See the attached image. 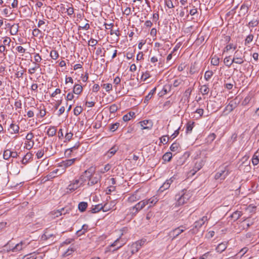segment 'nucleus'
I'll return each instance as SVG.
<instances>
[{
	"instance_id": "1",
	"label": "nucleus",
	"mask_w": 259,
	"mask_h": 259,
	"mask_svg": "<svg viewBox=\"0 0 259 259\" xmlns=\"http://www.w3.org/2000/svg\"><path fill=\"white\" fill-rule=\"evenodd\" d=\"M192 196L190 190L183 189L176 195L175 199L178 205H182L187 203Z\"/></svg>"
},
{
	"instance_id": "2",
	"label": "nucleus",
	"mask_w": 259,
	"mask_h": 259,
	"mask_svg": "<svg viewBox=\"0 0 259 259\" xmlns=\"http://www.w3.org/2000/svg\"><path fill=\"white\" fill-rule=\"evenodd\" d=\"M96 169L93 166H91L88 169L85 170L82 172L80 176V179H81V183H84L87 182H89L90 180L91 179V177L93 174L94 173Z\"/></svg>"
},
{
	"instance_id": "3",
	"label": "nucleus",
	"mask_w": 259,
	"mask_h": 259,
	"mask_svg": "<svg viewBox=\"0 0 259 259\" xmlns=\"http://www.w3.org/2000/svg\"><path fill=\"white\" fill-rule=\"evenodd\" d=\"M83 185L84 184L83 183H81V179L79 177L78 179H74L70 181L66 189L67 190V192H72Z\"/></svg>"
},
{
	"instance_id": "4",
	"label": "nucleus",
	"mask_w": 259,
	"mask_h": 259,
	"mask_svg": "<svg viewBox=\"0 0 259 259\" xmlns=\"http://www.w3.org/2000/svg\"><path fill=\"white\" fill-rule=\"evenodd\" d=\"M208 221L206 216H203L201 219L196 221L194 224V228L189 231V233L191 234H195L197 232L198 229L200 228Z\"/></svg>"
},
{
	"instance_id": "5",
	"label": "nucleus",
	"mask_w": 259,
	"mask_h": 259,
	"mask_svg": "<svg viewBox=\"0 0 259 259\" xmlns=\"http://www.w3.org/2000/svg\"><path fill=\"white\" fill-rule=\"evenodd\" d=\"M245 61L244 53L243 54L241 51H236L234 54L233 62H234V63L241 65Z\"/></svg>"
},
{
	"instance_id": "6",
	"label": "nucleus",
	"mask_w": 259,
	"mask_h": 259,
	"mask_svg": "<svg viewBox=\"0 0 259 259\" xmlns=\"http://www.w3.org/2000/svg\"><path fill=\"white\" fill-rule=\"evenodd\" d=\"M205 162V161L202 159H196L193 169L189 171V175L191 176L194 175L197 171L202 167L204 165Z\"/></svg>"
},
{
	"instance_id": "7",
	"label": "nucleus",
	"mask_w": 259,
	"mask_h": 259,
	"mask_svg": "<svg viewBox=\"0 0 259 259\" xmlns=\"http://www.w3.org/2000/svg\"><path fill=\"white\" fill-rule=\"evenodd\" d=\"M102 176L101 175L95 171L94 173L93 174L92 176L91 177V179L90 180V181L88 182L87 185L88 186H93L95 184H97L99 182H100Z\"/></svg>"
},
{
	"instance_id": "8",
	"label": "nucleus",
	"mask_w": 259,
	"mask_h": 259,
	"mask_svg": "<svg viewBox=\"0 0 259 259\" xmlns=\"http://www.w3.org/2000/svg\"><path fill=\"white\" fill-rule=\"evenodd\" d=\"M34 137V135L32 132H29L26 136V141L25 143V147L28 150L31 149L34 144V142L32 140Z\"/></svg>"
},
{
	"instance_id": "9",
	"label": "nucleus",
	"mask_w": 259,
	"mask_h": 259,
	"mask_svg": "<svg viewBox=\"0 0 259 259\" xmlns=\"http://www.w3.org/2000/svg\"><path fill=\"white\" fill-rule=\"evenodd\" d=\"M123 243H120V239L118 238L113 243H112L110 245H109L107 246L105 249V253H107L109 251H111V247H116L112 251L114 252V251H116L118 250L119 248L121 247L123 245Z\"/></svg>"
},
{
	"instance_id": "10",
	"label": "nucleus",
	"mask_w": 259,
	"mask_h": 259,
	"mask_svg": "<svg viewBox=\"0 0 259 259\" xmlns=\"http://www.w3.org/2000/svg\"><path fill=\"white\" fill-rule=\"evenodd\" d=\"M186 230V228L185 226H181L172 231L169 233V235L172 238V239L177 238L180 234L185 231Z\"/></svg>"
},
{
	"instance_id": "11",
	"label": "nucleus",
	"mask_w": 259,
	"mask_h": 259,
	"mask_svg": "<svg viewBox=\"0 0 259 259\" xmlns=\"http://www.w3.org/2000/svg\"><path fill=\"white\" fill-rule=\"evenodd\" d=\"M138 124L142 130H150L153 126V122L151 120H144L140 121Z\"/></svg>"
},
{
	"instance_id": "12",
	"label": "nucleus",
	"mask_w": 259,
	"mask_h": 259,
	"mask_svg": "<svg viewBox=\"0 0 259 259\" xmlns=\"http://www.w3.org/2000/svg\"><path fill=\"white\" fill-rule=\"evenodd\" d=\"M177 176H173L169 179L167 180L163 185L160 187L159 190L161 191H163L164 190L168 189L170 185L174 182L175 180H177Z\"/></svg>"
},
{
	"instance_id": "13",
	"label": "nucleus",
	"mask_w": 259,
	"mask_h": 259,
	"mask_svg": "<svg viewBox=\"0 0 259 259\" xmlns=\"http://www.w3.org/2000/svg\"><path fill=\"white\" fill-rule=\"evenodd\" d=\"M229 171L227 168V166L225 167L224 170H221L217 172L214 176L215 179L218 180L221 179V180H224L229 175Z\"/></svg>"
},
{
	"instance_id": "14",
	"label": "nucleus",
	"mask_w": 259,
	"mask_h": 259,
	"mask_svg": "<svg viewBox=\"0 0 259 259\" xmlns=\"http://www.w3.org/2000/svg\"><path fill=\"white\" fill-rule=\"evenodd\" d=\"M251 5L252 2L251 0H245L241 6L240 11H242L244 15L248 13V10L251 7Z\"/></svg>"
},
{
	"instance_id": "15",
	"label": "nucleus",
	"mask_w": 259,
	"mask_h": 259,
	"mask_svg": "<svg viewBox=\"0 0 259 259\" xmlns=\"http://www.w3.org/2000/svg\"><path fill=\"white\" fill-rule=\"evenodd\" d=\"M29 244V243H26L25 241H21L20 243L16 244L11 250L14 252L19 251L26 248Z\"/></svg>"
},
{
	"instance_id": "16",
	"label": "nucleus",
	"mask_w": 259,
	"mask_h": 259,
	"mask_svg": "<svg viewBox=\"0 0 259 259\" xmlns=\"http://www.w3.org/2000/svg\"><path fill=\"white\" fill-rule=\"evenodd\" d=\"M24 259H42L43 255L42 253L40 252H33L29 254L26 255L24 257Z\"/></svg>"
},
{
	"instance_id": "17",
	"label": "nucleus",
	"mask_w": 259,
	"mask_h": 259,
	"mask_svg": "<svg viewBox=\"0 0 259 259\" xmlns=\"http://www.w3.org/2000/svg\"><path fill=\"white\" fill-rule=\"evenodd\" d=\"M76 160H77L76 158L63 160L61 163V166L67 168L72 165Z\"/></svg>"
},
{
	"instance_id": "18",
	"label": "nucleus",
	"mask_w": 259,
	"mask_h": 259,
	"mask_svg": "<svg viewBox=\"0 0 259 259\" xmlns=\"http://www.w3.org/2000/svg\"><path fill=\"white\" fill-rule=\"evenodd\" d=\"M118 150V146L114 145L106 153L105 156L108 158H111L116 153Z\"/></svg>"
},
{
	"instance_id": "19",
	"label": "nucleus",
	"mask_w": 259,
	"mask_h": 259,
	"mask_svg": "<svg viewBox=\"0 0 259 259\" xmlns=\"http://www.w3.org/2000/svg\"><path fill=\"white\" fill-rule=\"evenodd\" d=\"M228 244V242H223L219 244L215 248V250L220 253H222L227 248Z\"/></svg>"
},
{
	"instance_id": "20",
	"label": "nucleus",
	"mask_w": 259,
	"mask_h": 259,
	"mask_svg": "<svg viewBox=\"0 0 259 259\" xmlns=\"http://www.w3.org/2000/svg\"><path fill=\"white\" fill-rule=\"evenodd\" d=\"M147 201V205H149L148 207H151L154 206L158 201V197L153 196L149 199H145Z\"/></svg>"
},
{
	"instance_id": "21",
	"label": "nucleus",
	"mask_w": 259,
	"mask_h": 259,
	"mask_svg": "<svg viewBox=\"0 0 259 259\" xmlns=\"http://www.w3.org/2000/svg\"><path fill=\"white\" fill-rule=\"evenodd\" d=\"M141 209L138 203H137L135 206L130 207L129 211L132 215H135Z\"/></svg>"
},
{
	"instance_id": "22",
	"label": "nucleus",
	"mask_w": 259,
	"mask_h": 259,
	"mask_svg": "<svg viewBox=\"0 0 259 259\" xmlns=\"http://www.w3.org/2000/svg\"><path fill=\"white\" fill-rule=\"evenodd\" d=\"M19 126L16 123H12L10 125V133L11 134H18L19 132Z\"/></svg>"
},
{
	"instance_id": "23",
	"label": "nucleus",
	"mask_w": 259,
	"mask_h": 259,
	"mask_svg": "<svg viewBox=\"0 0 259 259\" xmlns=\"http://www.w3.org/2000/svg\"><path fill=\"white\" fill-rule=\"evenodd\" d=\"M140 199V196H139L137 194V191L135 192L133 194L131 195L128 198H127V201L129 203H133L135 202L138 200H139Z\"/></svg>"
},
{
	"instance_id": "24",
	"label": "nucleus",
	"mask_w": 259,
	"mask_h": 259,
	"mask_svg": "<svg viewBox=\"0 0 259 259\" xmlns=\"http://www.w3.org/2000/svg\"><path fill=\"white\" fill-rule=\"evenodd\" d=\"M33 154L30 152H28L22 159V163L23 164H26L32 159Z\"/></svg>"
},
{
	"instance_id": "25",
	"label": "nucleus",
	"mask_w": 259,
	"mask_h": 259,
	"mask_svg": "<svg viewBox=\"0 0 259 259\" xmlns=\"http://www.w3.org/2000/svg\"><path fill=\"white\" fill-rule=\"evenodd\" d=\"M237 107V103L235 101L232 100L229 104L226 107V110L230 112L232 111Z\"/></svg>"
},
{
	"instance_id": "26",
	"label": "nucleus",
	"mask_w": 259,
	"mask_h": 259,
	"mask_svg": "<svg viewBox=\"0 0 259 259\" xmlns=\"http://www.w3.org/2000/svg\"><path fill=\"white\" fill-rule=\"evenodd\" d=\"M141 248V245L136 243V242L133 243L131 246V251L132 254L137 252Z\"/></svg>"
},
{
	"instance_id": "27",
	"label": "nucleus",
	"mask_w": 259,
	"mask_h": 259,
	"mask_svg": "<svg viewBox=\"0 0 259 259\" xmlns=\"http://www.w3.org/2000/svg\"><path fill=\"white\" fill-rule=\"evenodd\" d=\"M102 204H99L96 205H93L90 210L91 213H95L98 212L100 210H102Z\"/></svg>"
},
{
	"instance_id": "28",
	"label": "nucleus",
	"mask_w": 259,
	"mask_h": 259,
	"mask_svg": "<svg viewBox=\"0 0 259 259\" xmlns=\"http://www.w3.org/2000/svg\"><path fill=\"white\" fill-rule=\"evenodd\" d=\"M82 92V87L78 84H75L73 87V92L76 95H79Z\"/></svg>"
},
{
	"instance_id": "29",
	"label": "nucleus",
	"mask_w": 259,
	"mask_h": 259,
	"mask_svg": "<svg viewBox=\"0 0 259 259\" xmlns=\"http://www.w3.org/2000/svg\"><path fill=\"white\" fill-rule=\"evenodd\" d=\"M195 122L189 121L186 124V133H190L194 126Z\"/></svg>"
},
{
	"instance_id": "30",
	"label": "nucleus",
	"mask_w": 259,
	"mask_h": 259,
	"mask_svg": "<svg viewBox=\"0 0 259 259\" xmlns=\"http://www.w3.org/2000/svg\"><path fill=\"white\" fill-rule=\"evenodd\" d=\"M57 129L55 126H50L47 131V135L49 137H53L56 134Z\"/></svg>"
},
{
	"instance_id": "31",
	"label": "nucleus",
	"mask_w": 259,
	"mask_h": 259,
	"mask_svg": "<svg viewBox=\"0 0 259 259\" xmlns=\"http://www.w3.org/2000/svg\"><path fill=\"white\" fill-rule=\"evenodd\" d=\"M200 91L202 95H207L209 91L208 85L205 84L202 85L200 89Z\"/></svg>"
},
{
	"instance_id": "32",
	"label": "nucleus",
	"mask_w": 259,
	"mask_h": 259,
	"mask_svg": "<svg viewBox=\"0 0 259 259\" xmlns=\"http://www.w3.org/2000/svg\"><path fill=\"white\" fill-rule=\"evenodd\" d=\"M54 236V234L51 233L50 230H47L42 236L44 240H48Z\"/></svg>"
},
{
	"instance_id": "33",
	"label": "nucleus",
	"mask_w": 259,
	"mask_h": 259,
	"mask_svg": "<svg viewBox=\"0 0 259 259\" xmlns=\"http://www.w3.org/2000/svg\"><path fill=\"white\" fill-rule=\"evenodd\" d=\"M88 207V203L86 202H81L78 204V208L80 211L83 212Z\"/></svg>"
},
{
	"instance_id": "34",
	"label": "nucleus",
	"mask_w": 259,
	"mask_h": 259,
	"mask_svg": "<svg viewBox=\"0 0 259 259\" xmlns=\"http://www.w3.org/2000/svg\"><path fill=\"white\" fill-rule=\"evenodd\" d=\"M92 95H89L87 97V101H86V103H85V105L89 107H92L93 106H94L95 105V102L94 101H92V100H89V98H90V96H91ZM93 98L92 97H91V100H92Z\"/></svg>"
},
{
	"instance_id": "35",
	"label": "nucleus",
	"mask_w": 259,
	"mask_h": 259,
	"mask_svg": "<svg viewBox=\"0 0 259 259\" xmlns=\"http://www.w3.org/2000/svg\"><path fill=\"white\" fill-rule=\"evenodd\" d=\"M135 115V113L134 112H130L127 114L124 115L122 119L124 121H129L131 118H132L133 116H134Z\"/></svg>"
},
{
	"instance_id": "36",
	"label": "nucleus",
	"mask_w": 259,
	"mask_h": 259,
	"mask_svg": "<svg viewBox=\"0 0 259 259\" xmlns=\"http://www.w3.org/2000/svg\"><path fill=\"white\" fill-rule=\"evenodd\" d=\"M114 202H111V204L109 205L108 203H106L104 205H102V210L104 212H106L110 209H112L111 205H112V207L114 206Z\"/></svg>"
},
{
	"instance_id": "37",
	"label": "nucleus",
	"mask_w": 259,
	"mask_h": 259,
	"mask_svg": "<svg viewBox=\"0 0 259 259\" xmlns=\"http://www.w3.org/2000/svg\"><path fill=\"white\" fill-rule=\"evenodd\" d=\"M12 156V151L9 149L5 150L3 153V158L5 160H8Z\"/></svg>"
},
{
	"instance_id": "38",
	"label": "nucleus",
	"mask_w": 259,
	"mask_h": 259,
	"mask_svg": "<svg viewBox=\"0 0 259 259\" xmlns=\"http://www.w3.org/2000/svg\"><path fill=\"white\" fill-rule=\"evenodd\" d=\"M34 61L33 62V63L34 64H39V63L42 60V58L38 53L34 54Z\"/></svg>"
},
{
	"instance_id": "39",
	"label": "nucleus",
	"mask_w": 259,
	"mask_h": 259,
	"mask_svg": "<svg viewBox=\"0 0 259 259\" xmlns=\"http://www.w3.org/2000/svg\"><path fill=\"white\" fill-rule=\"evenodd\" d=\"M213 72L211 70H208L205 72L204 78L206 81H208L212 76Z\"/></svg>"
},
{
	"instance_id": "40",
	"label": "nucleus",
	"mask_w": 259,
	"mask_h": 259,
	"mask_svg": "<svg viewBox=\"0 0 259 259\" xmlns=\"http://www.w3.org/2000/svg\"><path fill=\"white\" fill-rule=\"evenodd\" d=\"M120 124L119 122H116L110 125L109 129L110 132H115L119 127Z\"/></svg>"
},
{
	"instance_id": "41",
	"label": "nucleus",
	"mask_w": 259,
	"mask_h": 259,
	"mask_svg": "<svg viewBox=\"0 0 259 259\" xmlns=\"http://www.w3.org/2000/svg\"><path fill=\"white\" fill-rule=\"evenodd\" d=\"M236 48H237L236 45H234L233 44H230L225 47V48L224 49V52H227L232 49L235 50L236 49Z\"/></svg>"
},
{
	"instance_id": "42",
	"label": "nucleus",
	"mask_w": 259,
	"mask_h": 259,
	"mask_svg": "<svg viewBox=\"0 0 259 259\" xmlns=\"http://www.w3.org/2000/svg\"><path fill=\"white\" fill-rule=\"evenodd\" d=\"M32 35L35 37H41L42 32L38 28H34L32 31Z\"/></svg>"
},
{
	"instance_id": "43",
	"label": "nucleus",
	"mask_w": 259,
	"mask_h": 259,
	"mask_svg": "<svg viewBox=\"0 0 259 259\" xmlns=\"http://www.w3.org/2000/svg\"><path fill=\"white\" fill-rule=\"evenodd\" d=\"M230 56H228V57H225V58L224 59V62L225 64L228 67H230L231 66V65L233 63H234V62H233V60L231 61H230Z\"/></svg>"
},
{
	"instance_id": "44",
	"label": "nucleus",
	"mask_w": 259,
	"mask_h": 259,
	"mask_svg": "<svg viewBox=\"0 0 259 259\" xmlns=\"http://www.w3.org/2000/svg\"><path fill=\"white\" fill-rule=\"evenodd\" d=\"M172 158V154L170 152H167L165 153L163 156V159L165 161H170Z\"/></svg>"
},
{
	"instance_id": "45",
	"label": "nucleus",
	"mask_w": 259,
	"mask_h": 259,
	"mask_svg": "<svg viewBox=\"0 0 259 259\" xmlns=\"http://www.w3.org/2000/svg\"><path fill=\"white\" fill-rule=\"evenodd\" d=\"M40 67L39 64H35V66L28 70V73L30 74H33L35 73L36 70Z\"/></svg>"
},
{
	"instance_id": "46",
	"label": "nucleus",
	"mask_w": 259,
	"mask_h": 259,
	"mask_svg": "<svg viewBox=\"0 0 259 259\" xmlns=\"http://www.w3.org/2000/svg\"><path fill=\"white\" fill-rule=\"evenodd\" d=\"M79 142H77L76 143L74 146H73V147L68 149L66 150V153L68 151H69V153H68V155H70L71 154V153L75 149H77L78 148L79 146Z\"/></svg>"
},
{
	"instance_id": "47",
	"label": "nucleus",
	"mask_w": 259,
	"mask_h": 259,
	"mask_svg": "<svg viewBox=\"0 0 259 259\" xmlns=\"http://www.w3.org/2000/svg\"><path fill=\"white\" fill-rule=\"evenodd\" d=\"M50 56L52 59L56 60L59 57V54L56 50H52L50 53Z\"/></svg>"
},
{
	"instance_id": "48",
	"label": "nucleus",
	"mask_w": 259,
	"mask_h": 259,
	"mask_svg": "<svg viewBox=\"0 0 259 259\" xmlns=\"http://www.w3.org/2000/svg\"><path fill=\"white\" fill-rule=\"evenodd\" d=\"M179 144L177 143H174L170 147V149L171 151L176 152L179 150Z\"/></svg>"
},
{
	"instance_id": "49",
	"label": "nucleus",
	"mask_w": 259,
	"mask_h": 259,
	"mask_svg": "<svg viewBox=\"0 0 259 259\" xmlns=\"http://www.w3.org/2000/svg\"><path fill=\"white\" fill-rule=\"evenodd\" d=\"M11 41V39L9 37H4V40L3 41V45H4L6 47V46L10 47V44Z\"/></svg>"
},
{
	"instance_id": "50",
	"label": "nucleus",
	"mask_w": 259,
	"mask_h": 259,
	"mask_svg": "<svg viewBox=\"0 0 259 259\" xmlns=\"http://www.w3.org/2000/svg\"><path fill=\"white\" fill-rule=\"evenodd\" d=\"M219 58L216 56H214L211 59V64L214 66H218L219 64Z\"/></svg>"
},
{
	"instance_id": "51",
	"label": "nucleus",
	"mask_w": 259,
	"mask_h": 259,
	"mask_svg": "<svg viewBox=\"0 0 259 259\" xmlns=\"http://www.w3.org/2000/svg\"><path fill=\"white\" fill-rule=\"evenodd\" d=\"M116 187L112 185H109L106 190V193L107 194H110L112 192H114L115 191Z\"/></svg>"
},
{
	"instance_id": "52",
	"label": "nucleus",
	"mask_w": 259,
	"mask_h": 259,
	"mask_svg": "<svg viewBox=\"0 0 259 259\" xmlns=\"http://www.w3.org/2000/svg\"><path fill=\"white\" fill-rule=\"evenodd\" d=\"M82 109L81 106H77L73 110L74 114L75 115H78L82 112Z\"/></svg>"
},
{
	"instance_id": "53",
	"label": "nucleus",
	"mask_w": 259,
	"mask_h": 259,
	"mask_svg": "<svg viewBox=\"0 0 259 259\" xmlns=\"http://www.w3.org/2000/svg\"><path fill=\"white\" fill-rule=\"evenodd\" d=\"M215 137L216 135L214 133L209 134L207 138V142L211 143L215 139Z\"/></svg>"
},
{
	"instance_id": "54",
	"label": "nucleus",
	"mask_w": 259,
	"mask_h": 259,
	"mask_svg": "<svg viewBox=\"0 0 259 259\" xmlns=\"http://www.w3.org/2000/svg\"><path fill=\"white\" fill-rule=\"evenodd\" d=\"M241 215V212L240 211H236L232 214V217L235 220H238Z\"/></svg>"
},
{
	"instance_id": "55",
	"label": "nucleus",
	"mask_w": 259,
	"mask_h": 259,
	"mask_svg": "<svg viewBox=\"0 0 259 259\" xmlns=\"http://www.w3.org/2000/svg\"><path fill=\"white\" fill-rule=\"evenodd\" d=\"M165 5L169 9H171L175 7L171 0H165Z\"/></svg>"
},
{
	"instance_id": "56",
	"label": "nucleus",
	"mask_w": 259,
	"mask_h": 259,
	"mask_svg": "<svg viewBox=\"0 0 259 259\" xmlns=\"http://www.w3.org/2000/svg\"><path fill=\"white\" fill-rule=\"evenodd\" d=\"M118 110V107L117 105L114 104L110 106L109 111L110 113H115Z\"/></svg>"
},
{
	"instance_id": "57",
	"label": "nucleus",
	"mask_w": 259,
	"mask_h": 259,
	"mask_svg": "<svg viewBox=\"0 0 259 259\" xmlns=\"http://www.w3.org/2000/svg\"><path fill=\"white\" fill-rule=\"evenodd\" d=\"M237 135L235 133L232 134V135L230 139L229 140V143H230V144H232L234 142H235L237 140Z\"/></svg>"
},
{
	"instance_id": "58",
	"label": "nucleus",
	"mask_w": 259,
	"mask_h": 259,
	"mask_svg": "<svg viewBox=\"0 0 259 259\" xmlns=\"http://www.w3.org/2000/svg\"><path fill=\"white\" fill-rule=\"evenodd\" d=\"M103 88L107 92H109L110 91L112 90V85L111 83L104 84Z\"/></svg>"
},
{
	"instance_id": "59",
	"label": "nucleus",
	"mask_w": 259,
	"mask_h": 259,
	"mask_svg": "<svg viewBox=\"0 0 259 259\" xmlns=\"http://www.w3.org/2000/svg\"><path fill=\"white\" fill-rule=\"evenodd\" d=\"M98 43V41L96 39H95L94 38H91L89 41H88V45L94 47Z\"/></svg>"
},
{
	"instance_id": "60",
	"label": "nucleus",
	"mask_w": 259,
	"mask_h": 259,
	"mask_svg": "<svg viewBox=\"0 0 259 259\" xmlns=\"http://www.w3.org/2000/svg\"><path fill=\"white\" fill-rule=\"evenodd\" d=\"M253 38V35L252 34L248 35L245 40V44L246 45L247 44L251 42L252 41Z\"/></svg>"
},
{
	"instance_id": "61",
	"label": "nucleus",
	"mask_w": 259,
	"mask_h": 259,
	"mask_svg": "<svg viewBox=\"0 0 259 259\" xmlns=\"http://www.w3.org/2000/svg\"><path fill=\"white\" fill-rule=\"evenodd\" d=\"M110 168V166L109 165V164H106V165H105V166L101 168L100 170V173H102V174H104L107 171H108Z\"/></svg>"
},
{
	"instance_id": "62",
	"label": "nucleus",
	"mask_w": 259,
	"mask_h": 259,
	"mask_svg": "<svg viewBox=\"0 0 259 259\" xmlns=\"http://www.w3.org/2000/svg\"><path fill=\"white\" fill-rule=\"evenodd\" d=\"M74 251V249L73 247H69L64 253V256H67L69 255H70L72 254V252H73Z\"/></svg>"
},
{
	"instance_id": "63",
	"label": "nucleus",
	"mask_w": 259,
	"mask_h": 259,
	"mask_svg": "<svg viewBox=\"0 0 259 259\" xmlns=\"http://www.w3.org/2000/svg\"><path fill=\"white\" fill-rule=\"evenodd\" d=\"M44 155V150L43 149L38 150L36 153V156L37 159L42 158L43 157Z\"/></svg>"
},
{
	"instance_id": "64",
	"label": "nucleus",
	"mask_w": 259,
	"mask_h": 259,
	"mask_svg": "<svg viewBox=\"0 0 259 259\" xmlns=\"http://www.w3.org/2000/svg\"><path fill=\"white\" fill-rule=\"evenodd\" d=\"M140 207L142 209L144 207H145L147 205V201L145 199L139 202L138 203Z\"/></svg>"
}]
</instances>
